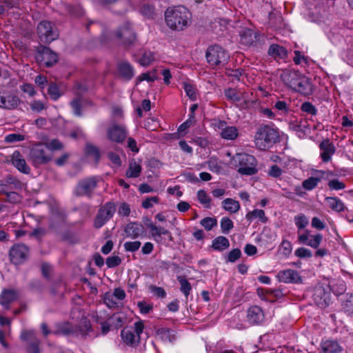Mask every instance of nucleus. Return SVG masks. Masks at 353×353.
I'll use <instances>...</instances> for the list:
<instances>
[{"label":"nucleus","instance_id":"1","mask_svg":"<svg viewBox=\"0 0 353 353\" xmlns=\"http://www.w3.org/2000/svg\"><path fill=\"white\" fill-rule=\"evenodd\" d=\"M190 19V13L184 6L168 8L165 12V23L173 30H183L188 26Z\"/></svg>","mask_w":353,"mask_h":353},{"label":"nucleus","instance_id":"2","mask_svg":"<svg viewBox=\"0 0 353 353\" xmlns=\"http://www.w3.org/2000/svg\"><path fill=\"white\" fill-rule=\"evenodd\" d=\"M109 39L117 41L125 47H130L137 41V35L132 25L127 22L119 26L117 30L104 33L101 36V41L105 44Z\"/></svg>","mask_w":353,"mask_h":353},{"label":"nucleus","instance_id":"3","mask_svg":"<svg viewBox=\"0 0 353 353\" xmlns=\"http://www.w3.org/2000/svg\"><path fill=\"white\" fill-rule=\"evenodd\" d=\"M280 136L278 130L269 125H261L254 135L256 147L261 150L270 148L274 143L279 142Z\"/></svg>","mask_w":353,"mask_h":353},{"label":"nucleus","instance_id":"4","mask_svg":"<svg viewBox=\"0 0 353 353\" xmlns=\"http://www.w3.org/2000/svg\"><path fill=\"white\" fill-rule=\"evenodd\" d=\"M52 157V153L45 143H38L30 149L28 161L34 167L39 168L49 163Z\"/></svg>","mask_w":353,"mask_h":353},{"label":"nucleus","instance_id":"5","mask_svg":"<svg viewBox=\"0 0 353 353\" xmlns=\"http://www.w3.org/2000/svg\"><path fill=\"white\" fill-rule=\"evenodd\" d=\"M99 181V177L96 176H87L79 180L74 188V194L78 197L92 198Z\"/></svg>","mask_w":353,"mask_h":353},{"label":"nucleus","instance_id":"6","mask_svg":"<svg viewBox=\"0 0 353 353\" xmlns=\"http://www.w3.org/2000/svg\"><path fill=\"white\" fill-rule=\"evenodd\" d=\"M207 62L211 67L224 65L229 59L228 52L219 45L210 46L205 52Z\"/></svg>","mask_w":353,"mask_h":353},{"label":"nucleus","instance_id":"7","mask_svg":"<svg viewBox=\"0 0 353 353\" xmlns=\"http://www.w3.org/2000/svg\"><path fill=\"white\" fill-rule=\"evenodd\" d=\"M234 160L238 163L240 174L252 175L257 172L256 160L254 156L245 153L237 154Z\"/></svg>","mask_w":353,"mask_h":353},{"label":"nucleus","instance_id":"8","mask_svg":"<svg viewBox=\"0 0 353 353\" xmlns=\"http://www.w3.org/2000/svg\"><path fill=\"white\" fill-rule=\"evenodd\" d=\"M144 325L142 321L135 322L133 328H125L121 331L123 341L132 347L137 346L140 343V335L143 333Z\"/></svg>","mask_w":353,"mask_h":353},{"label":"nucleus","instance_id":"9","mask_svg":"<svg viewBox=\"0 0 353 353\" xmlns=\"http://www.w3.org/2000/svg\"><path fill=\"white\" fill-rule=\"evenodd\" d=\"M37 34L41 41L44 43H50L59 37L57 28L48 21H42L38 24Z\"/></svg>","mask_w":353,"mask_h":353},{"label":"nucleus","instance_id":"10","mask_svg":"<svg viewBox=\"0 0 353 353\" xmlns=\"http://www.w3.org/2000/svg\"><path fill=\"white\" fill-rule=\"evenodd\" d=\"M116 205L112 202H107L99 209L94 220V227L97 229L103 226L114 214Z\"/></svg>","mask_w":353,"mask_h":353},{"label":"nucleus","instance_id":"11","mask_svg":"<svg viewBox=\"0 0 353 353\" xmlns=\"http://www.w3.org/2000/svg\"><path fill=\"white\" fill-rule=\"evenodd\" d=\"M35 59L39 63L50 68L58 61V55L50 48L40 45L37 48Z\"/></svg>","mask_w":353,"mask_h":353},{"label":"nucleus","instance_id":"12","mask_svg":"<svg viewBox=\"0 0 353 353\" xmlns=\"http://www.w3.org/2000/svg\"><path fill=\"white\" fill-rule=\"evenodd\" d=\"M9 256L13 264L21 265L28 259L29 248L23 243L14 244L9 251Z\"/></svg>","mask_w":353,"mask_h":353},{"label":"nucleus","instance_id":"13","mask_svg":"<svg viewBox=\"0 0 353 353\" xmlns=\"http://www.w3.org/2000/svg\"><path fill=\"white\" fill-rule=\"evenodd\" d=\"M298 241L300 243L317 249L323 241V235L319 233L312 235L310 232L306 230L303 234L299 235Z\"/></svg>","mask_w":353,"mask_h":353},{"label":"nucleus","instance_id":"14","mask_svg":"<svg viewBox=\"0 0 353 353\" xmlns=\"http://www.w3.org/2000/svg\"><path fill=\"white\" fill-rule=\"evenodd\" d=\"M108 138L116 143H122L127 137V131L124 126L114 124L107 130Z\"/></svg>","mask_w":353,"mask_h":353},{"label":"nucleus","instance_id":"15","mask_svg":"<svg viewBox=\"0 0 353 353\" xmlns=\"http://www.w3.org/2000/svg\"><path fill=\"white\" fill-rule=\"evenodd\" d=\"M276 276L279 281L283 283H299L302 282L299 272L292 269L281 270Z\"/></svg>","mask_w":353,"mask_h":353},{"label":"nucleus","instance_id":"16","mask_svg":"<svg viewBox=\"0 0 353 353\" xmlns=\"http://www.w3.org/2000/svg\"><path fill=\"white\" fill-rule=\"evenodd\" d=\"M21 101L16 95L0 92V108L14 109L20 104Z\"/></svg>","mask_w":353,"mask_h":353},{"label":"nucleus","instance_id":"17","mask_svg":"<svg viewBox=\"0 0 353 353\" xmlns=\"http://www.w3.org/2000/svg\"><path fill=\"white\" fill-rule=\"evenodd\" d=\"M265 319L262 309L256 305L252 306L247 311V320L251 325L261 324Z\"/></svg>","mask_w":353,"mask_h":353},{"label":"nucleus","instance_id":"18","mask_svg":"<svg viewBox=\"0 0 353 353\" xmlns=\"http://www.w3.org/2000/svg\"><path fill=\"white\" fill-rule=\"evenodd\" d=\"M303 75L299 71L285 70L281 74V79L287 86L293 90Z\"/></svg>","mask_w":353,"mask_h":353},{"label":"nucleus","instance_id":"19","mask_svg":"<svg viewBox=\"0 0 353 353\" xmlns=\"http://www.w3.org/2000/svg\"><path fill=\"white\" fill-rule=\"evenodd\" d=\"M218 128L221 129V138L227 140H234L239 135V130L235 126H226V122L219 121L215 124Z\"/></svg>","mask_w":353,"mask_h":353},{"label":"nucleus","instance_id":"20","mask_svg":"<svg viewBox=\"0 0 353 353\" xmlns=\"http://www.w3.org/2000/svg\"><path fill=\"white\" fill-rule=\"evenodd\" d=\"M264 40L263 35L250 29L245 30L241 34V43L248 46L253 45L257 42L264 41Z\"/></svg>","mask_w":353,"mask_h":353},{"label":"nucleus","instance_id":"21","mask_svg":"<svg viewBox=\"0 0 353 353\" xmlns=\"http://www.w3.org/2000/svg\"><path fill=\"white\" fill-rule=\"evenodd\" d=\"M319 148L322 151L321 157L323 162H328L336 151L334 145L327 139L321 142Z\"/></svg>","mask_w":353,"mask_h":353},{"label":"nucleus","instance_id":"22","mask_svg":"<svg viewBox=\"0 0 353 353\" xmlns=\"http://www.w3.org/2000/svg\"><path fill=\"white\" fill-rule=\"evenodd\" d=\"M13 165L21 172L23 174H29L30 168L28 165L23 155L19 151H14L11 158Z\"/></svg>","mask_w":353,"mask_h":353},{"label":"nucleus","instance_id":"23","mask_svg":"<svg viewBox=\"0 0 353 353\" xmlns=\"http://www.w3.org/2000/svg\"><path fill=\"white\" fill-rule=\"evenodd\" d=\"M124 232L128 236L136 239L144 233L145 228L141 223L131 222L125 225Z\"/></svg>","mask_w":353,"mask_h":353},{"label":"nucleus","instance_id":"24","mask_svg":"<svg viewBox=\"0 0 353 353\" xmlns=\"http://www.w3.org/2000/svg\"><path fill=\"white\" fill-rule=\"evenodd\" d=\"M293 90L303 95L308 96L312 93V83L307 77L303 75Z\"/></svg>","mask_w":353,"mask_h":353},{"label":"nucleus","instance_id":"25","mask_svg":"<svg viewBox=\"0 0 353 353\" xmlns=\"http://www.w3.org/2000/svg\"><path fill=\"white\" fill-rule=\"evenodd\" d=\"M76 330L73 325L67 322L57 323L54 325V329L52 331V334L54 335H64L69 336L74 334Z\"/></svg>","mask_w":353,"mask_h":353},{"label":"nucleus","instance_id":"26","mask_svg":"<svg viewBox=\"0 0 353 353\" xmlns=\"http://www.w3.org/2000/svg\"><path fill=\"white\" fill-rule=\"evenodd\" d=\"M17 297V292L12 289H4L0 294V304L8 309L9 305Z\"/></svg>","mask_w":353,"mask_h":353},{"label":"nucleus","instance_id":"27","mask_svg":"<svg viewBox=\"0 0 353 353\" xmlns=\"http://www.w3.org/2000/svg\"><path fill=\"white\" fill-rule=\"evenodd\" d=\"M321 349L323 353H339L342 347L336 341L325 340L321 343Z\"/></svg>","mask_w":353,"mask_h":353},{"label":"nucleus","instance_id":"28","mask_svg":"<svg viewBox=\"0 0 353 353\" xmlns=\"http://www.w3.org/2000/svg\"><path fill=\"white\" fill-rule=\"evenodd\" d=\"M76 333L74 334H80L85 337L92 330L90 321L88 319L83 317L81 319L79 324L74 326Z\"/></svg>","mask_w":353,"mask_h":353},{"label":"nucleus","instance_id":"29","mask_svg":"<svg viewBox=\"0 0 353 353\" xmlns=\"http://www.w3.org/2000/svg\"><path fill=\"white\" fill-rule=\"evenodd\" d=\"M119 74L126 80L131 79L134 76V70L130 63L121 61L118 64Z\"/></svg>","mask_w":353,"mask_h":353},{"label":"nucleus","instance_id":"30","mask_svg":"<svg viewBox=\"0 0 353 353\" xmlns=\"http://www.w3.org/2000/svg\"><path fill=\"white\" fill-rule=\"evenodd\" d=\"M211 247L214 250L222 252L230 247V241L226 237L219 236L212 241Z\"/></svg>","mask_w":353,"mask_h":353},{"label":"nucleus","instance_id":"31","mask_svg":"<svg viewBox=\"0 0 353 353\" xmlns=\"http://www.w3.org/2000/svg\"><path fill=\"white\" fill-rule=\"evenodd\" d=\"M268 54L274 58L283 59L287 56L286 49L277 44H272L268 49Z\"/></svg>","mask_w":353,"mask_h":353},{"label":"nucleus","instance_id":"32","mask_svg":"<svg viewBox=\"0 0 353 353\" xmlns=\"http://www.w3.org/2000/svg\"><path fill=\"white\" fill-rule=\"evenodd\" d=\"M148 221V223L146 224L147 227L151 230V234L152 236H161V235H167L169 236L170 239H172V234L168 230L165 229L162 227H157L154 225L150 220Z\"/></svg>","mask_w":353,"mask_h":353},{"label":"nucleus","instance_id":"33","mask_svg":"<svg viewBox=\"0 0 353 353\" xmlns=\"http://www.w3.org/2000/svg\"><path fill=\"white\" fill-rule=\"evenodd\" d=\"M141 170V165L137 163L134 160H132L129 163L125 176L128 178H137L140 176Z\"/></svg>","mask_w":353,"mask_h":353},{"label":"nucleus","instance_id":"34","mask_svg":"<svg viewBox=\"0 0 353 353\" xmlns=\"http://www.w3.org/2000/svg\"><path fill=\"white\" fill-rule=\"evenodd\" d=\"M325 201L332 210L340 212L344 210L345 205L341 200L336 197H326Z\"/></svg>","mask_w":353,"mask_h":353},{"label":"nucleus","instance_id":"35","mask_svg":"<svg viewBox=\"0 0 353 353\" xmlns=\"http://www.w3.org/2000/svg\"><path fill=\"white\" fill-rule=\"evenodd\" d=\"M245 218L251 222L254 219L259 218L262 223H266L268 218L265 216V212L263 210L255 209L253 211L247 213Z\"/></svg>","mask_w":353,"mask_h":353},{"label":"nucleus","instance_id":"36","mask_svg":"<svg viewBox=\"0 0 353 353\" xmlns=\"http://www.w3.org/2000/svg\"><path fill=\"white\" fill-rule=\"evenodd\" d=\"M223 208L230 213H236L240 208L239 201L232 199H225L222 201Z\"/></svg>","mask_w":353,"mask_h":353},{"label":"nucleus","instance_id":"37","mask_svg":"<svg viewBox=\"0 0 353 353\" xmlns=\"http://www.w3.org/2000/svg\"><path fill=\"white\" fill-rule=\"evenodd\" d=\"M177 281L180 283V291L185 295V298L188 299L190 291L192 290V285L183 276H178Z\"/></svg>","mask_w":353,"mask_h":353},{"label":"nucleus","instance_id":"38","mask_svg":"<svg viewBox=\"0 0 353 353\" xmlns=\"http://www.w3.org/2000/svg\"><path fill=\"white\" fill-rule=\"evenodd\" d=\"M224 94L226 99L232 102H239L241 100L242 94L234 88L226 89Z\"/></svg>","mask_w":353,"mask_h":353},{"label":"nucleus","instance_id":"39","mask_svg":"<svg viewBox=\"0 0 353 353\" xmlns=\"http://www.w3.org/2000/svg\"><path fill=\"white\" fill-rule=\"evenodd\" d=\"M197 199L201 204L203 205L205 208H210L211 198L203 190H199L197 192Z\"/></svg>","mask_w":353,"mask_h":353},{"label":"nucleus","instance_id":"40","mask_svg":"<svg viewBox=\"0 0 353 353\" xmlns=\"http://www.w3.org/2000/svg\"><path fill=\"white\" fill-rule=\"evenodd\" d=\"M65 9L67 12L74 17H80L83 14V10L79 5H65Z\"/></svg>","mask_w":353,"mask_h":353},{"label":"nucleus","instance_id":"41","mask_svg":"<svg viewBox=\"0 0 353 353\" xmlns=\"http://www.w3.org/2000/svg\"><path fill=\"white\" fill-rule=\"evenodd\" d=\"M41 341L39 339H34L32 341L28 343L26 351L28 353H41L40 348Z\"/></svg>","mask_w":353,"mask_h":353},{"label":"nucleus","instance_id":"42","mask_svg":"<svg viewBox=\"0 0 353 353\" xmlns=\"http://www.w3.org/2000/svg\"><path fill=\"white\" fill-rule=\"evenodd\" d=\"M234 223L228 217H223L221 220V228L222 233L228 234L233 228Z\"/></svg>","mask_w":353,"mask_h":353},{"label":"nucleus","instance_id":"43","mask_svg":"<svg viewBox=\"0 0 353 353\" xmlns=\"http://www.w3.org/2000/svg\"><path fill=\"white\" fill-rule=\"evenodd\" d=\"M48 93L52 100H57L61 95L58 85L54 83H51L48 89Z\"/></svg>","mask_w":353,"mask_h":353},{"label":"nucleus","instance_id":"44","mask_svg":"<svg viewBox=\"0 0 353 353\" xmlns=\"http://www.w3.org/2000/svg\"><path fill=\"white\" fill-rule=\"evenodd\" d=\"M43 287L41 281L38 279H32L28 283V289L32 292H41Z\"/></svg>","mask_w":353,"mask_h":353},{"label":"nucleus","instance_id":"45","mask_svg":"<svg viewBox=\"0 0 353 353\" xmlns=\"http://www.w3.org/2000/svg\"><path fill=\"white\" fill-rule=\"evenodd\" d=\"M200 224L208 231H210L212 228L217 224V221L215 218L205 217L201 220Z\"/></svg>","mask_w":353,"mask_h":353},{"label":"nucleus","instance_id":"46","mask_svg":"<svg viewBox=\"0 0 353 353\" xmlns=\"http://www.w3.org/2000/svg\"><path fill=\"white\" fill-rule=\"evenodd\" d=\"M103 301L109 308H114L118 307V303L116 301V299L112 293H105L104 295Z\"/></svg>","mask_w":353,"mask_h":353},{"label":"nucleus","instance_id":"47","mask_svg":"<svg viewBox=\"0 0 353 353\" xmlns=\"http://www.w3.org/2000/svg\"><path fill=\"white\" fill-rule=\"evenodd\" d=\"M343 307L344 311L349 315H353V294L347 296L344 301Z\"/></svg>","mask_w":353,"mask_h":353},{"label":"nucleus","instance_id":"48","mask_svg":"<svg viewBox=\"0 0 353 353\" xmlns=\"http://www.w3.org/2000/svg\"><path fill=\"white\" fill-rule=\"evenodd\" d=\"M301 111L311 115H316L317 110L315 106L309 101L303 102L301 105Z\"/></svg>","mask_w":353,"mask_h":353},{"label":"nucleus","instance_id":"49","mask_svg":"<svg viewBox=\"0 0 353 353\" xmlns=\"http://www.w3.org/2000/svg\"><path fill=\"white\" fill-rule=\"evenodd\" d=\"M139 81H147L148 82H153L157 79V72L153 70L148 72H145L139 76L137 79Z\"/></svg>","mask_w":353,"mask_h":353},{"label":"nucleus","instance_id":"50","mask_svg":"<svg viewBox=\"0 0 353 353\" xmlns=\"http://www.w3.org/2000/svg\"><path fill=\"white\" fill-rule=\"evenodd\" d=\"M319 181V178L310 177L303 182V187L307 190H312L316 187Z\"/></svg>","mask_w":353,"mask_h":353},{"label":"nucleus","instance_id":"51","mask_svg":"<svg viewBox=\"0 0 353 353\" xmlns=\"http://www.w3.org/2000/svg\"><path fill=\"white\" fill-rule=\"evenodd\" d=\"M5 181L8 185L9 188H11V190L14 189H20L21 188V182L18 180L17 178L12 176H8L6 179H5Z\"/></svg>","mask_w":353,"mask_h":353},{"label":"nucleus","instance_id":"52","mask_svg":"<svg viewBox=\"0 0 353 353\" xmlns=\"http://www.w3.org/2000/svg\"><path fill=\"white\" fill-rule=\"evenodd\" d=\"M141 243L139 241H128L123 245L124 249L126 252H135L138 250L141 247Z\"/></svg>","mask_w":353,"mask_h":353},{"label":"nucleus","instance_id":"53","mask_svg":"<svg viewBox=\"0 0 353 353\" xmlns=\"http://www.w3.org/2000/svg\"><path fill=\"white\" fill-rule=\"evenodd\" d=\"M25 139V136L20 134H10L5 137L4 141L8 143L22 141Z\"/></svg>","mask_w":353,"mask_h":353},{"label":"nucleus","instance_id":"54","mask_svg":"<svg viewBox=\"0 0 353 353\" xmlns=\"http://www.w3.org/2000/svg\"><path fill=\"white\" fill-rule=\"evenodd\" d=\"M241 256V251L239 248L232 250L227 255L228 262L234 263Z\"/></svg>","mask_w":353,"mask_h":353},{"label":"nucleus","instance_id":"55","mask_svg":"<svg viewBox=\"0 0 353 353\" xmlns=\"http://www.w3.org/2000/svg\"><path fill=\"white\" fill-rule=\"evenodd\" d=\"M49 148V151L52 153L54 150H60L63 149V145L58 139H52L48 143H45Z\"/></svg>","mask_w":353,"mask_h":353},{"label":"nucleus","instance_id":"56","mask_svg":"<svg viewBox=\"0 0 353 353\" xmlns=\"http://www.w3.org/2000/svg\"><path fill=\"white\" fill-rule=\"evenodd\" d=\"M85 152L87 154L93 155L97 160H99L100 158V152L99 149L92 144H86Z\"/></svg>","mask_w":353,"mask_h":353},{"label":"nucleus","instance_id":"57","mask_svg":"<svg viewBox=\"0 0 353 353\" xmlns=\"http://www.w3.org/2000/svg\"><path fill=\"white\" fill-rule=\"evenodd\" d=\"M30 108L32 111L40 112L43 110L46 109V105L39 100H34L30 103Z\"/></svg>","mask_w":353,"mask_h":353},{"label":"nucleus","instance_id":"58","mask_svg":"<svg viewBox=\"0 0 353 353\" xmlns=\"http://www.w3.org/2000/svg\"><path fill=\"white\" fill-rule=\"evenodd\" d=\"M121 259L118 256H111L106 259V265L109 268H113L119 265Z\"/></svg>","mask_w":353,"mask_h":353},{"label":"nucleus","instance_id":"59","mask_svg":"<svg viewBox=\"0 0 353 353\" xmlns=\"http://www.w3.org/2000/svg\"><path fill=\"white\" fill-rule=\"evenodd\" d=\"M274 108L282 112H288L290 110V103L285 101H276L274 105Z\"/></svg>","mask_w":353,"mask_h":353},{"label":"nucleus","instance_id":"60","mask_svg":"<svg viewBox=\"0 0 353 353\" xmlns=\"http://www.w3.org/2000/svg\"><path fill=\"white\" fill-rule=\"evenodd\" d=\"M195 122V116L190 115L189 119L186 120L184 123H183L178 128V131L179 133H182L185 132L188 128H189Z\"/></svg>","mask_w":353,"mask_h":353},{"label":"nucleus","instance_id":"61","mask_svg":"<svg viewBox=\"0 0 353 353\" xmlns=\"http://www.w3.org/2000/svg\"><path fill=\"white\" fill-rule=\"evenodd\" d=\"M294 254L299 258H310L312 256V252L305 248H299L296 249Z\"/></svg>","mask_w":353,"mask_h":353},{"label":"nucleus","instance_id":"62","mask_svg":"<svg viewBox=\"0 0 353 353\" xmlns=\"http://www.w3.org/2000/svg\"><path fill=\"white\" fill-rule=\"evenodd\" d=\"M295 224L299 229H303L308 224L306 216L304 214H301L295 216Z\"/></svg>","mask_w":353,"mask_h":353},{"label":"nucleus","instance_id":"63","mask_svg":"<svg viewBox=\"0 0 353 353\" xmlns=\"http://www.w3.org/2000/svg\"><path fill=\"white\" fill-rule=\"evenodd\" d=\"M154 57L152 52H145L143 54L141 58L139 60L141 65L143 66L148 65L153 60Z\"/></svg>","mask_w":353,"mask_h":353},{"label":"nucleus","instance_id":"64","mask_svg":"<svg viewBox=\"0 0 353 353\" xmlns=\"http://www.w3.org/2000/svg\"><path fill=\"white\" fill-rule=\"evenodd\" d=\"M183 89H184L186 94L188 96V97L191 100L196 99V96L195 90H194V88L191 84H189L188 83H183Z\"/></svg>","mask_w":353,"mask_h":353}]
</instances>
